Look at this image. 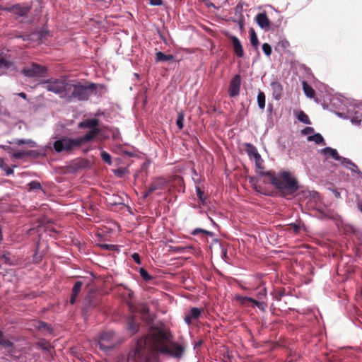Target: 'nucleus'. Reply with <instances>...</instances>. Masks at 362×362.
I'll use <instances>...</instances> for the list:
<instances>
[{"instance_id":"nucleus-1","label":"nucleus","mask_w":362,"mask_h":362,"mask_svg":"<svg viewBox=\"0 0 362 362\" xmlns=\"http://www.w3.org/2000/svg\"><path fill=\"white\" fill-rule=\"evenodd\" d=\"M157 352L180 358L185 352V347L172 341L171 334L161 329H151L142 339L138 340L133 355L129 359L136 362H151Z\"/></svg>"},{"instance_id":"nucleus-2","label":"nucleus","mask_w":362,"mask_h":362,"mask_svg":"<svg viewBox=\"0 0 362 362\" xmlns=\"http://www.w3.org/2000/svg\"><path fill=\"white\" fill-rule=\"evenodd\" d=\"M45 88L58 95L66 103L86 100L95 89L94 83L83 84L65 78L50 79L45 83Z\"/></svg>"},{"instance_id":"nucleus-3","label":"nucleus","mask_w":362,"mask_h":362,"mask_svg":"<svg viewBox=\"0 0 362 362\" xmlns=\"http://www.w3.org/2000/svg\"><path fill=\"white\" fill-rule=\"evenodd\" d=\"M259 174L268 176L271 183L284 197L293 195L299 188L297 180L288 171L282 170L278 174L272 172L260 171Z\"/></svg>"},{"instance_id":"nucleus-4","label":"nucleus","mask_w":362,"mask_h":362,"mask_svg":"<svg viewBox=\"0 0 362 362\" xmlns=\"http://www.w3.org/2000/svg\"><path fill=\"white\" fill-rule=\"evenodd\" d=\"M79 143L78 139L64 137L57 140L54 143V148L57 152H62L69 151L75 146H78Z\"/></svg>"},{"instance_id":"nucleus-5","label":"nucleus","mask_w":362,"mask_h":362,"mask_svg":"<svg viewBox=\"0 0 362 362\" xmlns=\"http://www.w3.org/2000/svg\"><path fill=\"white\" fill-rule=\"evenodd\" d=\"M98 346L103 351H108L113 349L115 346L114 332L112 331H107L101 333L98 341Z\"/></svg>"},{"instance_id":"nucleus-6","label":"nucleus","mask_w":362,"mask_h":362,"mask_svg":"<svg viewBox=\"0 0 362 362\" xmlns=\"http://www.w3.org/2000/svg\"><path fill=\"white\" fill-rule=\"evenodd\" d=\"M235 298L243 305H248V303H252V307H257L262 311H265L267 308V304L264 301L257 300L256 299L250 297L237 295Z\"/></svg>"},{"instance_id":"nucleus-7","label":"nucleus","mask_w":362,"mask_h":362,"mask_svg":"<svg viewBox=\"0 0 362 362\" xmlns=\"http://www.w3.org/2000/svg\"><path fill=\"white\" fill-rule=\"evenodd\" d=\"M241 76L239 74L235 75L230 81L228 87V95L231 98L239 95L241 86Z\"/></svg>"},{"instance_id":"nucleus-8","label":"nucleus","mask_w":362,"mask_h":362,"mask_svg":"<svg viewBox=\"0 0 362 362\" xmlns=\"http://www.w3.org/2000/svg\"><path fill=\"white\" fill-rule=\"evenodd\" d=\"M31 7L30 6H21L20 4H16L11 7L6 8L4 10L10 12H13L15 15L27 18L28 13L30 12Z\"/></svg>"},{"instance_id":"nucleus-9","label":"nucleus","mask_w":362,"mask_h":362,"mask_svg":"<svg viewBox=\"0 0 362 362\" xmlns=\"http://www.w3.org/2000/svg\"><path fill=\"white\" fill-rule=\"evenodd\" d=\"M24 75L28 77H35L40 75L43 69L37 64H33L30 66H25L22 70Z\"/></svg>"},{"instance_id":"nucleus-10","label":"nucleus","mask_w":362,"mask_h":362,"mask_svg":"<svg viewBox=\"0 0 362 362\" xmlns=\"http://www.w3.org/2000/svg\"><path fill=\"white\" fill-rule=\"evenodd\" d=\"M230 40L235 54L238 57L242 58L244 56V51L240 41L237 37L233 35L230 37Z\"/></svg>"},{"instance_id":"nucleus-11","label":"nucleus","mask_w":362,"mask_h":362,"mask_svg":"<svg viewBox=\"0 0 362 362\" xmlns=\"http://www.w3.org/2000/svg\"><path fill=\"white\" fill-rule=\"evenodd\" d=\"M202 313L201 309L198 308H191L190 311L185 314V316L184 317L185 322L187 325H190L193 320H197L199 318Z\"/></svg>"},{"instance_id":"nucleus-12","label":"nucleus","mask_w":362,"mask_h":362,"mask_svg":"<svg viewBox=\"0 0 362 362\" xmlns=\"http://www.w3.org/2000/svg\"><path fill=\"white\" fill-rule=\"evenodd\" d=\"M271 90L272 91L273 98L279 100L283 95V86L278 81H274L270 84Z\"/></svg>"},{"instance_id":"nucleus-13","label":"nucleus","mask_w":362,"mask_h":362,"mask_svg":"<svg viewBox=\"0 0 362 362\" xmlns=\"http://www.w3.org/2000/svg\"><path fill=\"white\" fill-rule=\"evenodd\" d=\"M100 132V129H90V131L88 132L83 136L77 139L79 143V146L83 143L90 141L93 139L97 135L99 134Z\"/></svg>"},{"instance_id":"nucleus-14","label":"nucleus","mask_w":362,"mask_h":362,"mask_svg":"<svg viewBox=\"0 0 362 362\" xmlns=\"http://www.w3.org/2000/svg\"><path fill=\"white\" fill-rule=\"evenodd\" d=\"M166 184L165 179L158 177L155 179L148 187V192H153L158 189H163Z\"/></svg>"},{"instance_id":"nucleus-15","label":"nucleus","mask_w":362,"mask_h":362,"mask_svg":"<svg viewBox=\"0 0 362 362\" xmlns=\"http://www.w3.org/2000/svg\"><path fill=\"white\" fill-rule=\"evenodd\" d=\"M99 120L95 118L87 119L78 124L79 128H88L90 129H99Z\"/></svg>"},{"instance_id":"nucleus-16","label":"nucleus","mask_w":362,"mask_h":362,"mask_svg":"<svg viewBox=\"0 0 362 362\" xmlns=\"http://www.w3.org/2000/svg\"><path fill=\"white\" fill-rule=\"evenodd\" d=\"M256 21L258 25L263 29H268L269 27V20L265 13H260L256 16Z\"/></svg>"},{"instance_id":"nucleus-17","label":"nucleus","mask_w":362,"mask_h":362,"mask_svg":"<svg viewBox=\"0 0 362 362\" xmlns=\"http://www.w3.org/2000/svg\"><path fill=\"white\" fill-rule=\"evenodd\" d=\"M82 286H83L82 282H81V281L75 282V284L73 286V288H72L71 296L70 298V303L71 304L73 305L75 303V302L76 300V298L81 290Z\"/></svg>"},{"instance_id":"nucleus-18","label":"nucleus","mask_w":362,"mask_h":362,"mask_svg":"<svg viewBox=\"0 0 362 362\" xmlns=\"http://www.w3.org/2000/svg\"><path fill=\"white\" fill-rule=\"evenodd\" d=\"M106 202L110 205L115 206L124 204V199L119 195L112 194H108L106 197Z\"/></svg>"},{"instance_id":"nucleus-19","label":"nucleus","mask_w":362,"mask_h":362,"mask_svg":"<svg viewBox=\"0 0 362 362\" xmlns=\"http://www.w3.org/2000/svg\"><path fill=\"white\" fill-rule=\"evenodd\" d=\"M346 118L349 119L351 122L356 126H360L361 124L362 121V113L358 112H349V115Z\"/></svg>"},{"instance_id":"nucleus-20","label":"nucleus","mask_w":362,"mask_h":362,"mask_svg":"<svg viewBox=\"0 0 362 362\" xmlns=\"http://www.w3.org/2000/svg\"><path fill=\"white\" fill-rule=\"evenodd\" d=\"M322 153L325 155H328L332 157L336 160H341L343 159L342 157H341L336 149H334L330 147H326L323 149H322Z\"/></svg>"},{"instance_id":"nucleus-21","label":"nucleus","mask_w":362,"mask_h":362,"mask_svg":"<svg viewBox=\"0 0 362 362\" xmlns=\"http://www.w3.org/2000/svg\"><path fill=\"white\" fill-rule=\"evenodd\" d=\"M246 151L250 158H257V160H259L260 155L258 153L257 148L254 145L251 144H247Z\"/></svg>"},{"instance_id":"nucleus-22","label":"nucleus","mask_w":362,"mask_h":362,"mask_svg":"<svg viewBox=\"0 0 362 362\" xmlns=\"http://www.w3.org/2000/svg\"><path fill=\"white\" fill-rule=\"evenodd\" d=\"M303 89L308 98H313L315 96L314 89L305 81L303 82Z\"/></svg>"},{"instance_id":"nucleus-23","label":"nucleus","mask_w":362,"mask_h":362,"mask_svg":"<svg viewBox=\"0 0 362 362\" xmlns=\"http://www.w3.org/2000/svg\"><path fill=\"white\" fill-rule=\"evenodd\" d=\"M257 292L256 293L257 300L264 301V299L267 298V289L265 287H258L257 288Z\"/></svg>"},{"instance_id":"nucleus-24","label":"nucleus","mask_w":362,"mask_h":362,"mask_svg":"<svg viewBox=\"0 0 362 362\" xmlns=\"http://www.w3.org/2000/svg\"><path fill=\"white\" fill-rule=\"evenodd\" d=\"M156 55V60L158 62H167V61L173 60L174 59L173 55L165 54L162 52H158Z\"/></svg>"},{"instance_id":"nucleus-25","label":"nucleus","mask_w":362,"mask_h":362,"mask_svg":"<svg viewBox=\"0 0 362 362\" xmlns=\"http://www.w3.org/2000/svg\"><path fill=\"white\" fill-rule=\"evenodd\" d=\"M308 141H314L317 144H325L324 139H323L322 136L319 133L315 134L314 135L309 136L308 137Z\"/></svg>"},{"instance_id":"nucleus-26","label":"nucleus","mask_w":362,"mask_h":362,"mask_svg":"<svg viewBox=\"0 0 362 362\" xmlns=\"http://www.w3.org/2000/svg\"><path fill=\"white\" fill-rule=\"evenodd\" d=\"M344 163L349 165H352V168H349V170L358 175L359 177L362 179V172H361L358 166L349 158H344Z\"/></svg>"},{"instance_id":"nucleus-27","label":"nucleus","mask_w":362,"mask_h":362,"mask_svg":"<svg viewBox=\"0 0 362 362\" xmlns=\"http://www.w3.org/2000/svg\"><path fill=\"white\" fill-rule=\"evenodd\" d=\"M13 143L18 146L23 144H28L30 147H35L37 146L36 142L31 139H17L13 141Z\"/></svg>"},{"instance_id":"nucleus-28","label":"nucleus","mask_w":362,"mask_h":362,"mask_svg":"<svg viewBox=\"0 0 362 362\" xmlns=\"http://www.w3.org/2000/svg\"><path fill=\"white\" fill-rule=\"evenodd\" d=\"M0 345H1L4 348H12L13 346V344L11 341H10L8 339L5 338L4 332L1 330H0Z\"/></svg>"},{"instance_id":"nucleus-29","label":"nucleus","mask_w":362,"mask_h":362,"mask_svg":"<svg viewBox=\"0 0 362 362\" xmlns=\"http://www.w3.org/2000/svg\"><path fill=\"white\" fill-rule=\"evenodd\" d=\"M257 104L261 110H264L265 107V94L264 92L259 90L257 98Z\"/></svg>"},{"instance_id":"nucleus-30","label":"nucleus","mask_w":362,"mask_h":362,"mask_svg":"<svg viewBox=\"0 0 362 362\" xmlns=\"http://www.w3.org/2000/svg\"><path fill=\"white\" fill-rule=\"evenodd\" d=\"M297 119L304 123V124H310V121L308 117V115L303 111H300L298 114H297Z\"/></svg>"},{"instance_id":"nucleus-31","label":"nucleus","mask_w":362,"mask_h":362,"mask_svg":"<svg viewBox=\"0 0 362 362\" xmlns=\"http://www.w3.org/2000/svg\"><path fill=\"white\" fill-rule=\"evenodd\" d=\"M250 43L251 45L255 47V48H257L258 47V45H259V40H258V38H257V36L255 33V32L254 31V30H251L250 32Z\"/></svg>"},{"instance_id":"nucleus-32","label":"nucleus","mask_w":362,"mask_h":362,"mask_svg":"<svg viewBox=\"0 0 362 362\" xmlns=\"http://www.w3.org/2000/svg\"><path fill=\"white\" fill-rule=\"evenodd\" d=\"M37 346L42 349L43 351H48L49 352L50 351V349H51V346H50V344L45 340V339H42L40 340L38 343H37Z\"/></svg>"},{"instance_id":"nucleus-33","label":"nucleus","mask_w":362,"mask_h":362,"mask_svg":"<svg viewBox=\"0 0 362 362\" xmlns=\"http://www.w3.org/2000/svg\"><path fill=\"white\" fill-rule=\"evenodd\" d=\"M128 329L130 330L132 334H134L138 330V325L135 322L134 318H131L128 322Z\"/></svg>"},{"instance_id":"nucleus-34","label":"nucleus","mask_w":362,"mask_h":362,"mask_svg":"<svg viewBox=\"0 0 362 362\" xmlns=\"http://www.w3.org/2000/svg\"><path fill=\"white\" fill-rule=\"evenodd\" d=\"M184 113L182 112H180L178 113L177 119L176 121V125L177 126L180 130H181L184 127Z\"/></svg>"},{"instance_id":"nucleus-35","label":"nucleus","mask_w":362,"mask_h":362,"mask_svg":"<svg viewBox=\"0 0 362 362\" xmlns=\"http://www.w3.org/2000/svg\"><path fill=\"white\" fill-rule=\"evenodd\" d=\"M32 154V151H18L16 153H13L12 156L14 158L16 159H21L25 156H30Z\"/></svg>"},{"instance_id":"nucleus-36","label":"nucleus","mask_w":362,"mask_h":362,"mask_svg":"<svg viewBox=\"0 0 362 362\" xmlns=\"http://www.w3.org/2000/svg\"><path fill=\"white\" fill-rule=\"evenodd\" d=\"M196 192L199 200L203 205H204L206 203V197L204 196V192L199 187H197Z\"/></svg>"},{"instance_id":"nucleus-37","label":"nucleus","mask_w":362,"mask_h":362,"mask_svg":"<svg viewBox=\"0 0 362 362\" xmlns=\"http://www.w3.org/2000/svg\"><path fill=\"white\" fill-rule=\"evenodd\" d=\"M101 158L104 162L110 165L112 163L111 156L106 151L101 152Z\"/></svg>"},{"instance_id":"nucleus-38","label":"nucleus","mask_w":362,"mask_h":362,"mask_svg":"<svg viewBox=\"0 0 362 362\" xmlns=\"http://www.w3.org/2000/svg\"><path fill=\"white\" fill-rule=\"evenodd\" d=\"M139 274L145 281H149L152 279V276L148 273V272L143 268L140 269Z\"/></svg>"},{"instance_id":"nucleus-39","label":"nucleus","mask_w":362,"mask_h":362,"mask_svg":"<svg viewBox=\"0 0 362 362\" xmlns=\"http://www.w3.org/2000/svg\"><path fill=\"white\" fill-rule=\"evenodd\" d=\"M199 233H204V234L208 235H209L211 237L213 236V235H214V233L212 232L206 230H204V229H202V228H195L192 232V234L195 235H197Z\"/></svg>"},{"instance_id":"nucleus-40","label":"nucleus","mask_w":362,"mask_h":362,"mask_svg":"<svg viewBox=\"0 0 362 362\" xmlns=\"http://www.w3.org/2000/svg\"><path fill=\"white\" fill-rule=\"evenodd\" d=\"M29 189L30 190H34V189H41L42 187L40 182L37 181H32L28 184Z\"/></svg>"},{"instance_id":"nucleus-41","label":"nucleus","mask_w":362,"mask_h":362,"mask_svg":"<svg viewBox=\"0 0 362 362\" xmlns=\"http://www.w3.org/2000/svg\"><path fill=\"white\" fill-rule=\"evenodd\" d=\"M262 50L267 57H269L272 54V47L268 43L262 45Z\"/></svg>"},{"instance_id":"nucleus-42","label":"nucleus","mask_w":362,"mask_h":362,"mask_svg":"<svg viewBox=\"0 0 362 362\" xmlns=\"http://www.w3.org/2000/svg\"><path fill=\"white\" fill-rule=\"evenodd\" d=\"M254 160L255 162L256 167L259 170H262L264 161L262 159L261 156H259V160H257V158H255Z\"/></svg>"},{"instance_id":"nucleus-43","label":"nucleus","mask_w":362,"mask_h":362,"mask_svg":"<svg viewBox=\"0 0 362 362\" xmlns=\"http://www.w3.org/2000/svg\"><path fill=\"white\" fill-rule=\"evenodd\" d=\"M132 259L134 260L135 262H136L137 264H141V259H140V256L138 253H134L132 255Z\"/></svg>"},{"instance_id":"nucleus-44","label":"nucleus","mask_w":362,"mask_h":362,"mask_svg":"<svg viewBox=\"0 0 362 362\" xmlns=\"http://www.w3.org/2000/svg\"><path fill=\"white\" fill-rule=\"evenodd\" d=\"M313 132H314L313 128L308 127H305L304 129L302 130V134L306 135V134H311Z\"/></svg>"},{"instance_id":"nucleus-45","label":"nucleus","mask_w":362,"mask_h":362,"mask_svg":"<svg viewBox=\"0 0 362 362\" xmlns=\"http://www.w3.org/2000/svg\"><path fill=\"white\" fill-rule=\"evenodd\" d=\"M162 4V0H150V4L152 6H160Z\"/></svg>"},{"instance_id":"nucleus-46","label":"nucleus","mask_w":362,"mask_h":362,"mask_svg":"<svg viewBox=\"0 0 362 362\" xmlns=\"http://www.w3.org/2000/svg\"><path fill=\"white\" fill-rule=\"evenodd\" d=\"M124 296H127L129 298H132L134 296V292L130 289H127L124 293Z\"/></svg>"},{"instance_id":"nucleus-47","label":"nucleus","mask_w":362,"mask_h":362,"mask_svg":"<svg viewBox=\"0 0 362 362\" xmlns=\"http://www.w3.org/2000/svg\"><path fill=\"white\" fill-rule=\"evenodd\" d=\"M141 312L142 313L144 317L148 313V308L146 305H142Z\"/></svg>"},{"instance_id":"nucleus-48","label":"nucleus","mask_w":362,"mask_h":362,"mask_svg":"<svg viewBox=\"0 0 362 362\" xmlns=\"http://www.w3.org/2000/svg\"><path fill=\"white\" fill-rule=\"evenodd\" d=\"M115 246L113 245H107V244H103L102 245V247L103 248H105L107 250H113V248L115 247Z\"/></svg>"},{"instance_id":"nucleus-49","label":"nucleus","mask_w":362,"mask_h":362,"mask_svg":"<svg viewBox=\"0 0 362 362\" xmlns=\"http://www.w3.org/2000/svg\"><path fill=\"white\" fill-rule=\"evenodd\" d=\"M0 66L1 67H8V62L5 59H0Z\"/></svg>"},{"instance_id":"nucleus-50","label":"nucleus","mask_w":362,"mask_h":362,"mask_svg":"<svg viewBox=\"0 0 362 362\" xmlns=\"http://www.w3.org/2000/svg\"><path fill=\"white\" fill-rule=\"evenodd\" d=\"M6 175H10L13 173V170L12 168H8L6 169H4Z\"/></svg>"},{"instance_id":"nucleus-51","label":"nucleus","mask_w":362,"mask_h":362,"mask_svg":"<svg viewBox=\"0 0 362 362\" xmlns=\"http://www.w3.org/2000/svg\"><path fill=\"white\" fill-rule=\"evenodd\" d=\"M280 44L284 47V48H286L289 47V42L286 40L281 41Z\"/></svg>"},{"instance_id":"nucleus-52","label":"nucleus","mask_w":362,"mask_h":362,"mask_svg":"<svg viewBox=\"0 0 362 362\" xmlns=\"http://www.w3.org/2000/svg\"><path fill=\"white\" fill-rule=\"evenodd\" d=\"M192 247H191V246H188V247H182V248H181V247H177L176 250H177V251H181V250H189V249H192Z\"/></svg>"},{"instance_id":"nucleus-53","label":"nucleus","mask_w":362,"mask_h":362,"mask_svg":"<svg viewBox=\"0 0 362 362\" xmlns=\"http://www.w3.org/2000/svg\"><path fill=\"white\" fill-rule=\"evenodd\" d=\"M152 192H148V187L147 189L144 192V195H143L144 198H146Z\"/></svg>"},{"instance_id":"nucleus-54","label":"nucleus","mask_w":362,"mask_h":362,"mask_svg":"<svg viewBox=\"0 0 362 362\" xmlns=\"http://www.w3.org/2000/svg\"><path fill=\"white\" fill-rule=\"evenodd\" d=\"M341 163L344 165L347 169H349V168H352V165H349L344 163V158L341 160Z\"/></svg>"},{"instance_id":"nucleus-55","label":"nucleus","mask_w":362,"mask_h":362,"mask_svg":"<svg viewBox=\"0 0 362 362\" xmlns=\"http://www.w3.org/2000/svg\"><path fill=\"white\" fill-rule=\"evenodd\" d=\"M357 206L358 210L362 213V202H358L357 204Z\"/></svg>"},{"instance_id":"nucleus-56","label":"nucleus","mask_w":362,"mask_h":362,"mask_svg":"<svg viewBox=\"0 0 362 362\" xmlns=\"http://www.w3.org/2000/svg\"><path fill=\"white\" fill-rule=\"evenodd\" d=\"M19 95H20L21 97H22L23 98H26V94H25V93H21L19 94Z\"/></svg>"},{"instance_id":"nucleus-57","label":"nucleus","mask_w":362,"mask_h":362,"mask_svg":"<svg viewBox=\"0 0 362 362\" xmlns=\"http://www.w3.org/2000/svg\"><path fill=\"white\" fill-rule=\"evenodd\" d=\"M201 344H202V341H199V342L197 343V345H200Z\"/></svg>"}]
</instances>
